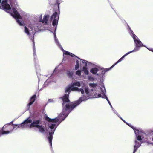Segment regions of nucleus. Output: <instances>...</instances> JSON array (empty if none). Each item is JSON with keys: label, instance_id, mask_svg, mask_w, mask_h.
<instances>
[{"label": "nucleus", "instance_id": "a211bd4d", "mask_svg": "<svg viewBox=\"0 0 153 153\" xmlns=\"http://www.w3.org/2000/svg\"><path fill=\"white\" fill-rule=\"evenodd\" d=\"M52 75L51 76H50V77L48 79H47L46 80V81H45V82L44 85H48V83L50 81V79H51L52 77Z\"/></svg>", "mask_w": 153, "mask_h": 153}, {"label": "nucleus", "instance_id": "6ab92c4d", "mask_svg": "<svg viewBox=\"0 0 153 153\" xmlns=\"http://www.w3.org/2000/svg\"><path fill=\"white\" fill-rule=\"evenodd\" d=\"M76 74L79 76L81 75V71L80 70L77 71L76 72Z\"/></svg>", "mask_w": 153, "mask_h": 153}, {"label": "nucleus", "instance_id": "f257e3e1", "mask_svg": "<svg viewBox=\"0 0 153 153\" xmlns=\"http://www.w3.org/2000/svg\"><path fill=\"white\" fill-rule=\"evenodd\" d=\"M74 86L80 87L81 86L80 82L77 81L73 83L65 88V93H68L65 94L62 98L63 108L62 113L55 119H51L47 116L45 117V120L48 121L47 123L48 127H46V130L49 133L48 141L50 144H52L53 134L60 123L64 120L71 111L80 104L81 102L92 98L93 93L92 92L95 91L94 88H93L94 90L92 89L90 91L88 88H85L84 92L82 88H79Z\"/></svg>", "mask_w": 153, "mask_h": 153}, {"label": "nucleus", "instance_id": "4468645a", "mask_svg": "<svg viewBox=\"0 0 153 153\" xmlns=\"http://www.w3.org/2000/svg\"><path fill=\"white\" fill-rule=\"evenodd\" d=\"M133 51H131L126 54H125V55H124L121 58H120V59H119V60L117 62L114 64H113L110 68H110V70L113 67H114L115 65H116L118 63L120 62L122 60V59L125 57L126 56L128 55L129 54L133 52Z\"/></svg>", "mask_w": 153, "mask_h": 153}, {"label": "nucleus", "instance_id": "2f4dec72", "mask_svg": "<svg viewBox=\"0 0 153 153\" xmlns=\"http://www.w3.org/2000/svg\"><path fill=\"white\" fill-rule=\"evenodd\" d=\"M152 140L153 141V138H152Z\"/></svg>", "mask_w": 153, "mask_h": 153}, {"label": "nucleus", "instance_id": "20e7f679", "mask_svg": "<svg viewBox=\"0 0 153 153\" xmlns=\"http://www.w3.org/2000/svg\"><path fill=\"white\" fill-rule=\"evenodd\" d=\"M42 14H41L39 17V19L40 20L39 22H38L36 21L37 23L40 24L41 26L42 30H43V29L42 28V25H41V22L47 25H51V21H52V25L53 26H57L59 18V14L57 12H54L53 15L49 18V16L48 15H45L43 18V19L42 20Z\"/></svg>", "mask_w": 153, "mask_h": 153}, {"label": "nucleus", "instance_id": "4be33fe9", "mask_svg": "<svg viewBox=\"0 0 153 153\" xmlns=\"http://www.w3.org/2000/svg\"><path fill=\"white\" fill-rule=\"evenodd\" d=\"M33 45H34V46L33 48L34 54V55L35 54V47H34V42L33 41Z\"/></svg>", "mask_w": 153, "mask_h": 153}, {"label": "nucleus", "instance_id": "2eb2a0df", "mask_svg": "<svg viewBox=\"0 0 153 153\" xmlns=\"http://www.w3.org/2000/svg\"><path fill=\"white\" fill-rule=\"evenodd\" d=\"M36 97V95L35 94L33 95L30 98V102L28 104V106H30L34 102L35 100V99Z\"/></svg>", "mask_w": 153, "mask_h": 153}, {"label": "nucleus", "instance_id": "f03ea898", "mask_svg": "<svg viewBox=\"0 0 153 153\" xmlns=\"http://www.w3.org/2000/svg\"><path fill=\"white\" fill-rule=\"evenodd\" d=\"M42 30L41 26L36 21H33L26 24L24 27V32L33 40L36 32L42 31Z\"/></svg>", "mask_w": 153, "mask_h": 153}, {"label": "nucleus", "instance_id": "5701e85b", "mask_svg": "<svg viewBox=\"0 0 153 153\" xmlns=\"http://www.w3.org/2000/svg\"><path fill=\"white\" fill-rule=\"evenodd\" d=\"M57 71V68H56L54 70V71L53 73H56V72Z\"/></svg>", "mask_w": 153, "mask_h": 153}, {"label": "nucleus", "instance_id": "423d86ee", "mask_svg": "<svg viewBox=\"0 0 153 153\" xmlns=\"http://www.w3.org/2000/svg\"><path fill=\"white\" fill-rule=\"evenodd\" d=\"M130 127L133 129L136 136V140L135 141V144L134 146V150L133 153H135L137 148L141 145L142 143V140L143 139L146 134L140 130L134 128L132 126L131 124H128L126 123Z\"/></svg>", "mask_w": 153, "mask_h": 153}, {"label": "nucleus", "instance_id": "b1692460", "mask_svg": "<svg viewBox=\"0 0 153 153\" xmlns=\"http://www.w3.org/2000/svg\"><path fill=\"white\" fill-rule=\"evenodd\" d=\"M15 0H10V1L11 3H12V2H14L15 1Z\"/></svg>", "mask_w": 153, "mask_h": 153}, {"label": "nucleus", "instance_id": "f8f14e48", "mask_svg": "<svg viewBox=\"0 0 153 153\" xmlns=\"http://www.w3.org/2000/svg\"><path fill=\"white\" fill-rule=\"evenodd\" d=\"M55 39L56 42H57V44H58L59 47L63 51L64 58L66 57V55L70 56L72 57H73L74 56L76 57V56L75 55H74V54H72L68 51H65L62 48V47L61 45L59 44V42L58 41L57 39L56 38V37H55Z\"/></svg>", "mask_w": 153, "mask_h": 153}, {"label": "nucleus", "instance_id": "393cba45", "mask_svg": "<svg viewBox=\"0 0 153 153\" xmlns=\"http://www.w3.org/2000/svg\"><path fill=\"white\" fill-rule=\"evenodd\" d=\"M3 134L2 132L0 131V136L1 135H3Z\"/></svg>", "mask_w": 153, "mask_h": 153}, {"label": "nucleus", "instance_id": "0eeeda50", "mask_svg": "<svg viewBox=\"0 0 153 153\" xmlns=\"http://www.w3.org/2000/svg\"><path fill=\"white\" fill-rule=\"evenodd\" d=\"M109 70V68L105 69L97 66L91 68L90 70V72L95 75L102 77L103 76L105 72Z\"/></svg>", "mask_w": 153, "mask_h": 153}, {"label": "nucleus", "instance_id": "412c9836", "mask_svg": "<svg viewBox=\"0 0 153 153\" xmlns=\"http://www.w3.org/2000/svg\"><path fill=\"white\" fill-rule=\"evenodd\" d=\"M54 101V100L53 99H49L48 102L49 103L50 102H53Z\"/></svg>", "mask_w": 153, "mask_h": 153}, {"label": "nucleus", "instance_id": "7ed1b4c3", "mask_svg": "<svg viewBox=\"0 0 153 153\" xmlns=\"http://www.w3.org/2000/svg\"><path fill=\"white\" fill-rule=\"evenodd\" d=\"M7 0H3L1 3L2 7L3 9L6 12L10 13L13 17L16 20L19 25L21 26H24V22L21 21L19 19H22V17L20 16L16 9L13 8L11 9L10 5L7 3Z\"/></svg>", "mask_w": 153, "mask_h": 153}, {"label": "nucleus", "instance_id": "6e6552de", "mask_svg": "<svg viewBox=\"0 0 153 153\" xmlns=\"http://www.w3.org/2000/svg\"><path fill=\"white\" fill-rule=\"evenodd\" d=\"M30 128L35 127L37 128L39 131L41 133H44L45 132V129L43 125H41L40 121L39 120L34 121L29 126Z\"/></svg>", "mask_w": 153, "mask_h": 153}, {"label": "nucleus", "instance_id": "c756f323", "mask_svg": "<svg viewBox=\"0 0 153 153\" xmlns=\"http://www.w3.org/2000/svg\"><path fill=\"white\" fill-rule=\"evenodd\" d=\"M114 111V112L116 113V112H116V111Z\"/></svg>", "mask_w": 153, "mask_h": 153}, {"label": "nucleus", "instance_id": "dca6fc26", "mask_svg": "<svg viewBox=\"0 0 153 153\" xmlns=\"http://www.w3.org/2000/svg\"><path fill=\"white\" fill-rule=\"evenodd\" d=\"M66 74L69 77H71L73 75V72L70 70H67Z\"/></svg>", "mask_w": 153, "mask_h": 153}, {"label": "nucleus", "instance_id": "aec40b11", "mask_svg": "<svg viewBox=\"0 0 153 153\" xmlns=\"http://www.w3.org/2000/svg\"><path fill=\"white\" fill-rule=\"evenodd\" d=\"M88 79L90 81H93L94 80L93 77L91 76H88Z\"/></svg>", "mask_w": 153, "mask_h": 153}, {"label": "nucleus", "instance_id": "39448f33", "mask_svg": "<svg viewBox=\"0 0 153 153\" xmlns=\"http://www.w3.org/2000/svg\"><path fill=\"white\" fill-rule=\"evenodd\" d=\"M89 85L91 87L94 88V90H95V91L93 92L92 98H98L101 97L103 98H106L111 107L112 108V107L110 101L105 94L106 90L105 87L103 86L101 88L100 87L97 86L96 84L94 83H89Z\"/></svg>", "mask_w": 153, "mask_h": 153}, {"label": "nucleus", "instance_id": "c85d7f7f", "mask_svg": "<svg viewBox=\"0 0 153 153\" xmlns=\"http://www.w3.org/2000/svg\"><path fill=\"white\" fill-rule=\"evenodd\" d=\"M45 77V76H43V75H42V77Z\"/></svg>", "mask_w": 153, "mask_h": 153}, {"label": "nucleus", "instance_id": "9b49d317", "mask_svg": "<svg viewBox=\"0 0 153 153\" xmlns=\"http://www.w3.org/2000/svg\"><path fill=\"white\" fill-rule=\"evenodd\" d=\"M13 129V126L9 124L5 125L2 128L0 131L2 132L4 134H9L12 131Z\"/></svg>", "mask_w": 153, "mask_h": 153}, {"label": "nucleus", "instance_id": "1a4fd4ad", "mask_svg": "<svg viewBox=\"0 0 153 153\" xmlns=\"http://www.w3.org/2000/svg\"><path fill=\"white\" fill-rule=\"evenodd\" d=\"M130 34L133 37L135 44V47L134 49L132 51L133 52L139 50L138 48L143 46L141 41L133 33L132 31L130 28Z\"/></svg>", "mask_w": 153, "mask_h": 153}, {"label": "nucleus", "instance_id": "f3484780", "mask_svg": "<svg viewBox=\"0 0 153 153\" xmlns=\"http://www.w3.org/2000/svg\"><path fill=\"white\" fill-rule=\"evenodd\" d=\"M79 62L78 61H76V65L75 67V69L76 70L79 68Z\"/></svg>", "mask_w": 153, "mask_h": 153}, {"label": "nucleus", "instance_id": "bb28decb", "mask_svg": "<svg viewBox=\"0 0 153 153\" xmlns=\"http://www.w3.org/2000/svg\"><path fill=\"white\" fill-rule=\"evenodd\" d=\"M119 117L120 118V119H121V120H122L124 122H125V123H126V122H125V121H124L123 120V119L121 118V117Z\"/></svg>", "mask_w": 153, "mask_h": 153}, {"label": "nucleus", "instance_id": "7c9ffc66", "mask_svg": "<svg viewBox=\"0 0 153 153\" xmlns=\"http://www.w3.org/2000/svg\"><path fill=\"white\" fill-rule=\"evenodd\" d=\"M112 108V109H113V111H114V110H113V108Z\"/></svg>", "mask_w": 153, "mask_h": 153}, {"label": "nucleus", "instance_id": "a878e982", "mask_svg": "<svg viewBox=\"0 0 153 153\" xmlns=\"http://www.w3.org/2000/svg\"><path fill=\"white\" fill-rule=\"evenodd\" d=\"M149 49V50H150L153 52V49Z\"/></svg>", "mask_w": 153, "mask_h": 153}, {"label": "nucleus", "instance_id": "cd10ccee", "mask_svg": "<svg viewBox=\"0 0 153 153\" xmlns=\"http://www.w3.org/2000/svg\"><path fill=\"white\" fill-rule=\"evenodd\" d=\"M45 29H47L48 30H49L51 31V30H50L48 29V27L47 28H45Z\"/></svg>", "mask_w": 153, "mask_h": 153}, {"label": "nucleus", "instance_id": "9d476101", "mask_svg": "<svg viewBox=\"0 0 153 153\" xmlns=\"http://www.w3.org/2000/svg\"><path fill=\"white\" fill-rule=\"evenodd\" d=\"M31 122L32 120L31 119L28 118L22 123L21 125H14L12 124L13 129H16L17 128H22L26 127H28V126H29L28 124L31 123Z\"/></svg>", "mask_w": 153, "mask_h": 153}, {"label": "nucleus", "instance_id": "ddd939ff", "mask_svg": "<svg viewBox=\"0 0 153 153\" xmlns=\"http://www.w3.org/2000/svg\"><path fill=\"white\" fill-rule=\"evenodd\" d=\"M81 62L84 64L85 66L83 67L82 68V71L84 72V73L88 75L89 73L88 70L87 68L86 67L87 64H88V62L87 61L84 60H82Z\"/></svg>", "mask_w": 153, "mask_h": 153}]
</instances>
